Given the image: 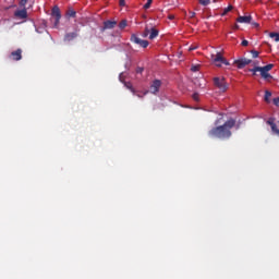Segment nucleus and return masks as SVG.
<instances>
[{
	"mask_svg": "<svg viewBox=\"0 0 279 279\" xmlns=\"http://www.w3.org/2000/svg\"><path fill=\"white\" fill-rule=\"evenodd\" d=\"M234 29H239V24H235V25H234Z\"/></svg>",
	"mask_w": 279,
	"mask_h": 279,
	"instance_id": "37",
	"label": "nucleus"
},
{
	"mask_svg": "<svg viewBox=\"0 0 279 279\" xmlns=\"http://www.w3.org/2000/svg\"><path fill=\"white\" fill-rule=\"evenodd\" d=\"M252 15H240L236 19V23H246L250 24L252 23Z\"/></svg>",
	"mask_w": 279,
	"mask_h": 279,
	"instance_id": "12",
	"label": "nucleus"
},
{
	"mask_svg": "<svg viewBox=\"0 0 279 279\" xmlns=\"http://www.w3.org/2000/svg\"><path fill=\"white\" fill-rule=\"evenodd\" d=\"M214 3H217V0H214Z\"/></svg>",
	"mask_w": 279,
	"mask_h": 279,
	"instance_id": "40",
	"label": "nucleus"
},
{
	"mask_svg": "<svg viewBox=\"0 0 279 279\" xmlns=\"http://www.w3.org/2000/svg\"><path fill=\"white\" fill-rule=\"evenodd\" d=\"M143 71H145V69H143V68H137V69H136V73H140V74H141V73H143Z\"/></svg>",
	"mask_w": 279,
	"mask_h": 279,
	"instance_id": "33",
	"label": "nucleus"
},
{
	"mask_svg": "<svg viewBox=\"0 0 279 279\" xmlns=\"http://www.w3.org/2000/svg\"><path fill=\"white\" fill-rule=\"evenodd\" d=\"M154 0H147L148 3H151Z\"/></svg>",
	"mask_w": 279,
	"mask_h": 279,
	"instance_id": "38",
	"label": "nucleus"
},
{
	"mask_svg": "<svg viewBox=\"0 0 279 279\" xmlns=\"http://www.w3.org/2000/svg\"><path fill=\"white\" fill-rule=\"evenodd\" d=\"M270 98H271V92L266 90V92H265V97H264L265 101H266L267 104H269V99H270Z\"/></svg>",
	"mask_w": 279,
	"mask_h": 279,
	"instance_id": "17",
	"label": "nucleus"
},
{
	"mask_svg": "<svg viewBox=\"0 0 279 279\" xmlns=\"http://www.w3.org/2000/svg\"><path fill=\"white\" fill-rule=\"evenodd\" d=\"M66 14H68L71 19H75L77 12H75L74 10H69V11L66 12Z\"/></svg>",
	"mask_w": 279,
	"mask_h": 279,
	"instance_id": "20",
	"label": "nucleus"
},
{
	"mask_svg": "<svg viewBox=\"0 0 279 279\" xmlns=\"http://www.w3.org/2000/svg\"><path fill=\"white\" fill-rule=\"evenodd\" d=\"M250 45V41L247 39L242 40V47H247Z\"/></svg>",
	"mask_w": 279,
	"mask_h": 279,
	"instance_id": "30",
	"label": "nucleus"
},
{
	"mask_svg": "<svg viewBox=\"0 0 279 279\" xmlns=\"http://www.w3.org/2000/svg\"><path fill=\"white\" fill-rule=\"evenodd\" d=\"M251 53H252L253 58H258V56H259V52L256 50H252Z\"/></svg>",
	"mask_w": 279,
	"mask_h": 279,
	"instance_id": "25",
	"label": "nucleus"
},
{
	"mask_svg": "<svg viewBox=\"0 0 279 279\" xmlns=\"http://www.w3.org/2000/svg\"><path fill=\"white\" fill-rule=\"evenodd\" d=\"M125 27H128V21H126V20H122V21L119 23V28H120V29H125Z\"/></svg>",
	"mask_w": 279,
	"mask_h": 279,
	"instance_id": "16",
	"label": "nucleus"
},
{
	"mask_svg": "<svg viewBox=\"0 0 279 279\" xmlns=\"http://www.w3.org/2000/svg\"><path fill=\"white\" fill-rule=\"evenodd\" d=\"M191 71L197 73V71H199V65H192Z\"/></svg>",
	"mask_w": 279,
	"mask_h": 279,
	"instance_id": "23",
	"label": "nucleus"
},
{
	"mask_svg": "<svg viewBox=\"0 0 279 279\" xmlns=\"http://www.w3.org/2000/svg\"><path fill=\"white\" fill-rule=\"evenodd\" d=\"M147 93H149L148 90H146L145 93H144V95H147Z\"/></svg>",
	"mask_w": 279,
	"mask_h": 279,
	"instance_id": "39",
	"label": "nucleus"
},
{
	"mask_svg": "<svg viewBox=\"0 0 279 279\" xmlns=\"http://www.w3.org/2000/svg\"><path fill=\"white\" fill-rule=\"evenodd\" d=\"M271 69H274V64L269 63L265 66H255L253 69H250L248 71L253 73V75H256V73L259 72L263 80H272L274 76L269 74V71H271Z\"/></svg>",
	"mask_w": 279,
	"mask_h": 279,
	"instance_id": "2",
	"label": "nucleus"
},
{
	"mask_svg": "<svg viewBox=\"0 0 279 279\" xmlns=\"http://www.w3.org/2000/svg\"><path fill=\"white\" fill-rule=\"evenodd\" d=\"M125 86L126 88H129L130 92H132L133 94L135 93L134 87H132V84L129 83Z\"/></svg>",
	"mask_w": 279,
	"mask_h": 279,
	"instance_id": "26",
	"label": "nucleus"
},
{
	"mask_svg": "<svg viewBox=\"0 0 279 279\" xmlns=\"http://www.w3.org/2000/svg\"><path fill=\"white\" fill-rule=\"evenodd\" d=\"M267 124L270 125L271 132H274L277 136H279V129H278V126L275 124L274 119H269V120L267 121Z\"/></svg>",
	"mask_w": 279,
	"mask_h": 279,
	"instance_id": "14",
	"label": "nucleus"
},
{
	"mask_svg": "<svg viewBox=\"0 0 279 279\" xmlns=\"http://www.w3.org/2000/svg\"><path fill=\"white\" fill-rule=\"evenodd\" d=\"M274 105L277 106L279 108V97L274 98Z\"/></svg>",
	"mask_w": 279,
	"mask_h": 279,
	"instance_id": "29",
	"label": "nucleus"
},
{
	"mask_svg": "<svg viewBox=\"0 0 279 279\" xmlns=\"http://www.w3.org/2000/svg\"><path fill=\"white\" fill-rule=\"evenodd\" d=\"M251 25H252V27H260V24H258L256 22H252V21H251Z\"/></svg>",
	"mask_w": 279,
	"mask_h": 279,
	"instance_id": "32",
	"label": "nucleus"
},
{
	"mask_svg": "<svg viewBox=\"0 0 279 279\" xmlns=\"http://www.w3.org/2000/svg\"><path fill=\"white\" fill-rule=\"evenodd\" d=\"M236 125V120L229 119L222 125L215 126L208 132V136L210 138H220L221 141H226L232 136V128Z\"/></svg>",
	"mask_w": 279,
	"mask_h": 279,
	"instance_id": "1",
	"label": "nucleus"
},
{
	"mask_svg": "<svg viewBox=\"0 0 279 279\" xmlns=\"http://www.w3.org/2000/svg\"><path fill=\"white\" fill-rule=\"evenodd\" d=\"M51 16L54 17L53 25L58 27L60 25V19H62V13H60V8L54 5L51 10Z\"/></svg>",
	"mask_w": 279,
	"mask_h": 279,
	"instance_id": "6",
	"label": "nucleus"
},
{
	"mask_svg": "<svg viewBox=\"0 0 279 279\" xmlns=\"http://www.w3.org/2000/svg\"><path fill=\"white\" fill-rule=\"evenodd\" d=\"M269 36L270 38H275L276 43H279V33H270Z\"/></svg>",
	"mask_w": 279,
	"mask_h": 279,
	"instance_id": "19",
	"label": "nucleus"
},
{
	"mask_svg": "<svg viewBox=\"0 0 279 279\" xmlns=\"http://www.w3.org/2000/svg\"><path fill=\"white\" fill-rule=\"evenodd\" d=\"M150 34V29H148L147 27L145 28L144 33L142 34L143 38H147V36H149Z\"/></svg>",
	"mask_w": 279,
	"mask_h": 279,
	"instance_id": "21",
	"label": "nucleus"
},
{
	"mask_svg": "<svg viewBox=\"0 0 279 279\" xmlns=\"http://www.w3.org/2000/svg\"><path fill=\"white\" fill-rule=\"evenodd\" d=\"M120 5H121V8H123V7H125V0H120Z\"/></svg>",
	"mask_w": 279,
	"mask_h": 279,
	"instance_id": "34",
	"label": "nucleus"
},
{
	"mask_svg": "<svg viewBox=\"0 0 279 279\" xmlns=\"http://www.w3.org/2000/svg\"><path fill=\"white\" fill-rule=\"evenodd\" d=\"M189 50H190V51H195V48H194V47H190Z\"/></svg>",
	"mask_w": 279,
	"mask_h": 279,
	"instance_id": "36",
	"label": "nucleus"
},
{
	"mask_svg": "<svg viewBox=\"0 0 279 279\" xmlns=\"http://www.w3.org/2000/svg\"><path fill=\"white\" fill-rule=\"evenodd\" d=\"M219 122L218 121H216V125L218 124Z\"/></svg>",
	"mask_w": 279,
	"mask_h": 279,
	"instance_id": "42",
	"label": "nucleus"
},
{
	"mask_svg": "<svg viewBox=\"0 0 279 279\" xmlns=\"http://www.w3.org/2000/svg\"><path fill=\"white\" fill-rule=\"evenodd\" d=\"M80 36V28H75L74 32L72 33H66L64 35V43H71V40H75V38H77Z\"/></svg>",
	"mask_w": 279,
	"mask_h": 279,
	"instance_id": "8",
	"label": "nucleus"
},
{
	"mask_svg": "<svg viewBox=\"0 0 279 279\" xmlns=\"http://www.w3.org/2000/svg\"><path fill=\"white\" fill-rule=\"evenodd\" d=\"M137 97H143V96H141V95H137Z\"/></svg>",
	"mask_w": 279,
	"mask_h": 279,
	"instance_id": "41",
	"label": "nucleus"
},
{
	"mask_svg": "<svg viewBox=\"0 0 279 279\" xmlns=\"http://www.w3.org/2000/svg\"><path fill=\"white\" fill-rule=\"evenodd\" d=\"M11 60H14L15 62H19V60H22L23 58V50L19 48L15 51H12L10 54Z\"/></svg>",
	"mask_w": 279,
	"mask_h": 279,
	"instance_id": "10",
	"label": "nucleus"
},
{
	"mask_svg": "<svg viewBox=\"0 0 279 279\" xmlns=\"http://www.w3.org/2000/svg\"><path fill=\"white\" fill-rule=\"evenodd\" d=\"M194 101H199V94L195 93L193 94Z\"/></svg>",
	"mask_w": 279,
	"mask_h": 279,
	"instance_id": "27",
	"label": "nucleus"
},
{
	"mask_svg": "<svg viewBox=\"0 0 279 279\" xmlns=\"http://www.w3.org/2000/svg\"><path fill=\"white\" fill-rule=\"evenodd\" d=\"M233 7L229 5L228 8H225L223 12L221 13V16H226V14H228V12H232Z\"/></svg>",
	"mask_w": 279,
	"mask_h": 279,
	"instance_id": "18",
	"label": "nucleus"
},
{
	"mask_svg": "<svg viewBox=\"0 0 279 279\" xmlns=\"http://www.w3.org/2000/svg\"><path fill=\"white\" fill-rule=\"evenodd\" d=\"M114 27H117V21H106L104 22L101 32H106V29H114Z\"/></svg>",
	"mask_w": 279,
	"mask_h": 279,
	"instance_id": "11",
	"label": "nucleus"
},
{
	"mask_svg": "<svg viewBox=\"0 0 279 279\" xmlns=\"http://www.w3.org/2000/svg\"><path fill=\"white\" fill-rule=\"evenodd\" d=\"M25 5H27V0H21L20 1V7L25 8Z\"/></svg>",
	"mask_w": 279,
	"mask_h": 279,
	"instance_id": "24",
	"label": "nucleus"
},
{
	"mask_svg": "<svg viewBox=\"0 0 279 279\" xmlns=\"http://www.w3.org/2000/svg\"><path fill=\"white\" fill-rule=\"evenodd\" d=\"M158 29H156V27H151L150 29V34H149V40H154V38H158Z\"/></svg>",
	"mask_w": 279,
	"mask_h": 279,
	"instance_id": "15",
	"label": "nucleus"
},
{
	"mask_svg": "<svg viewBox=\"0 0 279 279\" xmlns=\"http://www.w3.org/2000/svg\"><path fill=\"white\" fill-rule=\"evenodd\" d=\"M151 8V2H147L144 4V10H149Z\"/></svg>",
	"mask_w": 279,
	"mask_h": 279,
	"instance_id": "28",
	"label": "nucleus"
},
{
	"mask_svg": "<svg viewBox=\"0 0 279 279\" xmlns=\"http://www.w3.org/2000/svg\"><path fill=\"white\" fill-rule=\"evenodd\" d=\"M170 21H173L174 16L173 15H169Z\"/></svg>",
	"mask_w": 279,
	"mask_h": 279,
	"instance_id": "35",
	"label": "nucleus"
},
{
	"mask_svg": "<svg viewBox=\"0 0 279 279\" xmlns=\"http://www.w3.org/2000/svg\"><path fill=\"white\" fill-rule=\"evenodd\" d=\"M234 64H236L238 69H245V66H247V64H252V60L251 59H239L234 61Z\"/></svg>",
	"mask_w": 279,
	"mask_h": 279,
	"instance_id": "9",
	"label": "nucleus"
},
{
	"mask_svg": "<svg viewBox=\"0 0 279 279\" xmlns=\"http://www.w3.org/2000/svg\"><path fill=\"white\" fill-rule=\"evenodd\" d=\"M214 86L219 88L221 93H226V90H228V84L223 77H214Z\"/></svg>",
	"mask_w": 279,
	"mask_h": 279,
	"instance_id": "4",
	"label": "nucleus"
},
{
	"mask_svg": "<svg viewBox=\"0 0 279 279\" xmlns=\"http://www.w3.org/2000/svg\"><path fill=\"white\" fill-rule=\"evenodd\" d=\"M201 5H210V0H198Z\"/></svg>",
	"mask_w": 279,
	"mask_h": 279,
	"instance_id": "22",
	"label": "nucleus"
},
{
	"mask_svg": "<svg viewBox=\"0 0 279 279\" xmlns=\"http://www.w3.org/2000/svg\"><path fill=\"white\" fill-rule=\"evenodd\" d=\"M16 19H27V9L17 10L14 12Z\"/></svg>",
	"mask_w": 279,
	"mask_h": 279,
	"instance_id": "13",
	"label": "nucleus"
},
{
	"mask_svg": "<svg viewBox=\"0 0 279 279\" xmlns=\"http://www.w3.org/2000/svg\"><path fill=\"white\" fill-rule=\"evenodd\" d=\"M195 14H196L195 12L190 11V12H189V16H190V19H195Z\"/></svg>",
	"mask_w": 279,
	"mask_h": 279,
	"instance_id": "31",
	"label": "nucleus"
},
{
	"mask_svg": "<svg viewBox=\"0 0 279 279\" xmlns=\"http://www.w3.org/2000/svg\"><path fill=\"white\" fill-rule=\"evenodd\" d=\"M211 58H213V62L217 66H221V64H225L226 66H230V62H228V60L226 58H223L221 52H217V54L213 56Z\"/></svg>",
	"mask_w": 279,
	"mask_h": 279,
	"instance_id": "5",
	"label": "nucleus"
},
{
	"mask_svg": "<svg viewBox=\"0 0 279 279\" xmlns=\"http://www.w3.org/2000/svg\"><path fill=\"white\" fill-rule=\"evenodd\" d=\"M160 86H162V81L160 80L153 81L149 87L151 95H158V93H160Z\"/></svg>",
	"mask_w": 279,
	"mask_h": 279,
	"instance_id": "7",
	"label": "nucleus"
},
{
	"mask_svg": "<svg viewBox=\"0 0 279 279\" xmlns=\"http://www.w3.org/2000/svg\"><path fill=\"white\" fill-rule=\"evenodd\" d=\"M130 40L131 43H134V45H138L143 49H147V47H149V41L141 39V37L136 36V34H132Z\"/></svg>",
	"mask_w": 279,
	"mask_h": 279,
	"instance_id": "3",
	"label": "nucleus"
}]
</instances>
